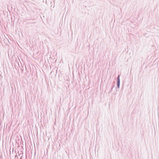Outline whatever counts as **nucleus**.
Segmentation results:
<instances>
[{"instance_id":"obj_2","label":"nucleus","mask_w":159,"mask_h":159,"mask_svg":"<svg viewBox=\"0 0 159 159\" xmlns=\"http://www.w3.org/2000/svg\"><path fill=\"white\" fill-rule=\"evenodd\" d=\"M117 79L118 80H119V76L118 77Z\"/></svg>"},{"instance_id":"obj_1","label":"nucleus","mask_w":159,"mask_h":159,"mask_svg":"<svg viewBox=\"0 0 159 159\" xmlns=\"http://www.w3.org/2000/svg\"><path fill=\"white\" fill-rule=\"evenodd\" d=\"M119 85H120V80H119L117 81V85H118V87H119Z\"/></svg>"}]
</instances>
